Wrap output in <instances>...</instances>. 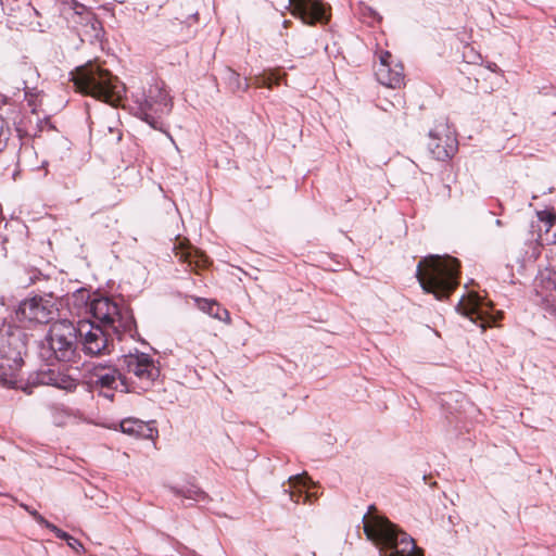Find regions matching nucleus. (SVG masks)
Here are the masks:
<instances>
[{
	"label": "nucleus",
	"instance_id": "1",
	"mask_svg": "<svg viewBox=\"0 0 556 556\" xmlns=\"http://www.w3.org/2000/svg\"><path fill=\"white\" fill-rule=\"evenodd\" d=\"M459 263L451 256L430 255L417 265V279L427 293L438 300L447 298L457 286Z\"/></svg>",
	"mask_w": 556,
	"mask_h": 556
},
{
	"label": "nucleus",
	"instance_id": "2",
	"mask_svg": "<svg viewBox=\"0 0 556 556\" xmlns=\"http://www.w3.org/2000/svg\"><path fill=\"white\" fill-rule=\"evenodd\" d=\"M73 81L80 92L111 105H116L125 92L119 79L96 62L77 67Z\"/></svg>",
	"mask_w": 556,
	"mask_h": 556
},
{
	"label": "nucleus",
	"instance_id": "3",
	"mask_svg": "<svg viewBox=\"0 0 556 556\" xmlns=\"http://www.w3.org/2000/svg\"><path fill=\"white\" fill-rule=\"evenodd\" d=\"M92 323L111 329L118 341L135 338L137 327L130 308L109 296L94 295L89 304Z\"/></svg>",
	"mask_w": 556,
	"mask_h": 556
},
{
	"label": "nucleus",
	"instance_id": "4",
	"mask_svg": "<svg viewBox=\"0 0 556 556\" xmlns=\"http://www.w3.org/2000/svg\"><path fill=\"white\" fill-rule=\"evenodd\" d=\"M25 333L18 327L3 325L0 328V383L15 387L23 366Z\"/></svg>",
	"mask_w": 556,
	"mask_h": 556
},
{
	"label": "nucleus",
	"instance_id": "5",
	"mask_svg": "<svg viewBox=\"0 0 556 556\" xmlns=\"http://www.w3.org/2000/svg\"><path fill=\"white\" fill-rule=\"evenodd\" d=\"M136 115L153 129H162V117L172 111V101L164 85L155 83L132 94Z\"/></svg>",
	"mask_w": 556,
	"mask_h": 556
},
{
	"label": "nucleus",
	"instance_id": "6",
	"mask_svg": "<svg viewBox=\"0 0 556 556\" xmlns=\"http://www.w3.org/2000/svg\"><path fill=\"white\" fill-rule=\"evenodd\" d=\"M121 368L128 378V383L134 389L136 384L141 390H148L160 376V369L154 359L146 353L138 352L124 355L121 359Z\"/></svg>",
	"mask_w": 556,
	"mask_h": 556
},
{
	"label": "nucleus",
	"instance_id": "7",
	"mask_svg": "<svg viewBox=\"0 0 556 556\" xmlns=\"http://www.w3.org/2000/svg\"><path fill=\"white\" fill-rule=\"evenodd\" d=\"M78 330L67 319L51 324L47 340L54 357L60 362H71L76 356Z\"/></svg>",
	"mask_w": 556,
	"mask_h": 556
},
{
	"label": "nucleus",
	"instance_id": "8",
	"mask_svg": "<svg viewBox=\"0 0 556 556\" xmlns=\"http://www.w3.org/2000/svg\"><path fill=\"white\" fill-rule=\"evenodd\" d=\"M77 330L86 355L104 356L113 352L116 337L111 329L84 319L78 321Z\"/></svg>",
	"mask_w": 556,
	"mask_h": 556
},
{
	"label": "nucleus",
	"instance_id": "9",
	"mask_svg": "<svg viewBox=\"0 0 556 556\" xmlns=\"http://www.w3.org/2000/svg\"><path fill=\"white\" fill-rule=\"evenodd\" d=\"M58 315V307L52 295H34L18 304L15 317L21 323L49 324Z\"/></svg>",
	"mask_w": 556,
	"mask_h": 556
},
{
	"label": "nucleus",
	"instance_id": "10",
	"mask_svg": "<svg viewBox=\"0 0 556 556\" xmlns=\"http://www.w3.org/2000/svg\"><path fill=\"white\" fill-rule=\"evenodd\" d=\"M90 383L94 389L99 390L100 395L110 401L114 399V391H131L128 378L119 369L102 364L93 368Z\"/></svg>",
	"mask_w": 556,
	"mask_h": 556
},
{
	"label": "nucleus",
	"instance_id": "11",
	"mask_svg": "<svg viewBox=\"0 0 556 556\" xmlns=\"http://www.w3.org/2000/svg\"><path fill=\"white\" fill-rule=\"evenodd\" d=\"M492 305L478 294L470 293L458 304L459 312L467 316L472 323H480V327L484 330L492 326L497 319L502 318V313L491 312Z\"/></svg>",
	"mask_w": 556,
	"mask_h": 556
},
{
	"label": "nucleus",
	"instance_id": "12",
	"mask_svg": "<svg viewBox=\"0 0 556 556\" xmlns=\"http://www.w3.org/2000/svg\"><path fill=\"white\" fill-rule=\"evenodd\" d=\"M457 147L456 136L446 123H439L430 130L428 149L435 160L451 159L456 153Z\"/></svg>",
	"mask_w": 556,
	"mask_h": 556
},
{
	"label": "nucleus",
	"instance_id": "13",
	"mask_svg": "<svg viewBox=\"0 0 556 556\" xmlns=\"http://www.w3.org/2000/svg\"><path fill=\"white\" fill-rule=\"evenodd\" d=\"M376 55L378 58L375 70L377 80L388 88H401L404 84L403 65L389 51H379Z\"/></svg>",
	"mask_w": 556,
	"mask_h": 556
},
{
	"label": "nucleus",
	"instance_id": "14",
	"mask_svg": "<svg viewBox=\"0 0 556 556\" xmlns=\"http://www.w3.org/2000/svg\"><path fill=\"white\" fill-rule=\"evenodd\" d=\"M28 381L33 386H51L66 392H74L77 389L78 380L55 368H41L31 374Z\"/></svg>",
	"mask_w": 556,
	"mask_h": 556
},
{
	"label": "nucleus",
	"instance_id": "15",
	"mask_svg": "<svg viewBox=\"0 0 556 556\" xmlns=\"http://www.w3.org/2000/svg\"><path fill=\"white\" fill-rule=\"evenodd\" d=\"M291 12L303 23L313 25L326 21V10L318 0H289Z\"/></svg>",
	"mask_w": 556,
	"mask_h": 556
},
{
	"label": "nucleus",
	"instance_id": "16",
	"mask_svg": "<svg viewBox=\"0 0 556 556\" xmlns=\"http://www.w3.org/2000/svg\"><path fill=\"white\" fill-rule=\"evenodd\" d=\"M73 9L80 10L83 18L86 20L84 26L79 29L80 36L86 37L88 40H100L103 35L101 22L97 18L96 14L86 5L79 2H71Z\"/></svg>",
	"mask_w": 556,
	"mask_h": 556
},
{
	"label": "nucleus",
	"instance_id": "17",
	"mask_svg": "<svg viewBox=\"0 0 556 556\" xmlns=\"http://www.w3.org/2000/svg\"><path fill=\"white\" fill-rule=\"evenodd\" d=\"M154 421H142L136 418H125L121 421V430L123 433L139 438V439H154L157 430L153 426Z\"/></svg>",
	"mask_w": 556,
	"mask_h": 556
},
{
	"label": "nucleus",
	"instance_id": "18",
	"mask_svg": "<svg viewBox=\"0 0 556 556\" xmlns=\"http://www.w3.org/2000/svg\"><path fill=\"white\" fill-rule=\"evenodd\" d=\"M290 486L296 489L298 491H289L291 501L298 503L300 496H302L301 488L305 489V502H312V498H317V493L309 492V485L313 484V481L306 475H296L289 478Z\"/></svg>",
	"mask_w": 556,
	"mask_h": 556
},
{
	"label": "nucleus",
	"instance_id": "19",
	"mask_svg": "<svg viewBox=\"0 0 556 556\" xmlns=\"http://www.w3.org/2000/svg\"><path fill=\"white\" fill-rule=\"evenodd\" d=\"M198 307L212 316L215 319L222 321L229 320V313L226 308L222 307L217 302L207 299H197Z\"/></svg>",
	"mask_w": 556,
	"mask_h": 556
},
{
	"label": "nucleus",
	"instance_id": "20",
	"mask_svg": "<svg viewBox=\"0 0 556 556\" xmlns=\"http://www.w3.org/2000/svg\"><path fill=\"white\" fill-rule=\"evenodd\" d=\"M168 489L176 496L193 500L195 502H202L207 497L206 493L194 484L184 486L169 485Z\"/></svg>",
	"mask_w": 556,
	"mask_h": 556
},
{
	"label": "nucleus",
	"instance_id": "21",
	"mask_svg": "<svg viewBox=\"0 0 556 556\" xmlns=\"http://www.w3.org/2000/svg\"><path fill=\"white\" fill-rule=\"evenodd\" d=\"M71 2H77L76 0H64L62 2V9L61 12L64 15V17L67 20L68 23H71L75 28L80 29L84 24L86 23V20L83 18V14H80V10L73 9L74 5L71 4Z\"/></svg>",
	"mask_w": 556,
	"mask_h": 556
},
{
	"label": "nucleus",
	"instance_id": "22",
	"mask_svg": "<svg viewBox=\"0 0 556 556\" xmlns=\"http://www.w3.org/2000/svg\"><path fill=\"white\" fill-rule=\"evenodd\" d=\"M175 255L182 262L192 264H199L200 257L203 255L194 248L190 245H185L182 241H179L178 244L174 245Z\"/></svg>",
	"mask_w": 556,
	"mask_h": 556
},
{
	"label": "nucleus",
	"instance_id": "23",
	"mask_svg": "<svg viewBox=\"0 0 556 556\" xmlns=\"http://www.w3.org/2000/svg\"><path fill=\"white\" fill-rule=\"evenodd\" d=\"M225 79L227 80V84L229 88L232 91L242 90L247 91L249 88V84L244 81V84L241 83L240 75L231 70L230 67H226L224 71Z\"/></svg>",
	"mask_w": 556,
	"mask_h": 556
},
{
	"label": "nucleus",
	"instance_id": "24",
	"mask_svg": "<svg viewBox=\"0 0 556 556\" xmlns=\"http://www.w3.org/2000/svg\"><path fill=\"white\" fill-rule=\"evenodd\" d=\"M35 516H36V522L38 525L49 529L50 531H52L56 538L64 540L66 543H67V541L71 540V538H72L71 534H68L67 532L61 530L60 528H58L56 526H54L53 523L48 521L42 515L35 514Z\"/></svg>",
	"mask_w": 556,
	"mask_h": 556
},
{
	"label": "nucleus",
	"instance_id": "25",
	"mask_svg": "<svg viewBox=\"0 0 556 556\" xmlns=\"http://www.w3.org/2000/svg\"><path fill=\"white\" fill-rule=\"evenodd\" d=\"M279 78L280 77L274 72H264L262 74L255 75L254 85L257 88H270L274 84H278Z\"/></svg>",
	"mask_w": 556,
	"mask_h": 556
},
{
	"label": "nucleus",
	"instance_id": "26",
	"mask_svg": "<svg viewBox=\"0 0 556 556\" xmlns=\"http://www.w3.org/2000/svg\"><path fill=\"white\" fill-rule=\"evenodd\" d=\"M538 218L539 222L542 224V226H540V230L544 228V231L548 232L555 222L554 215L547 211H541L538 212Z\"/></svg>",
	"mask_w": 556,
	"mask_h": 556
},
{
	"label": "nucleus",
	"instance_id": "27",
	"mask_svg": "<svg viewBox=\"0 0 556 556\" xmlns=\"http://www.w3.org/2000/svg\"><path fill=\"white\" fill-rule=\"evenodd\" d=\"M24 275H25V277L20 276L18 282L25 287H28L36 282V280L39 278L41 273L36 268H31L29 270H25Z\"/></svg>",
	"mask_w": 556,
	"mask_h": 556
},
{
	"label": "nucleus",
	"instance_id": "28",
	"mask_svg": "<svg viewBox=\"0 0 556 556\" xmlns=\"http://www.w3.org/2000/svg\"><path fill=\"white\" fill-rule=\"evenodd\" d=\"M67 545L73 548L74 551H76L77 553H81L85 551L84 548V545L81 544V542L79 540H77L76 538L72 536L70 541H67Z\"/></svg>",
	"mask_w": 556,
	"mask_h": 556
},
{
	"label": "nucleus",
	"instance_id": "29",
	"mask_svg": "<svg viewBox=\"0 0 556 556\" xmlns=\"http://www.w3.org/2000/svg\"><path fill=\"white\" fill-rule=\"evenodd\" d=\"M20 506L23 509H25L36 520L35 514H39L36 509H33L31 507H29L28 505H26L24 503H21Z\"/></svg>",
	"mask_w": 556,
	"mask_h": 556
},
{
	"label": "nucleus",
	"instance_id": "30",
	"mask_svg": "<svg viewBox=\"0 0 556 556\" xmlns=\"http://www.w3.org/2000/svg\"><path fill=\"white\" fill-rule=\"evenodd\" d=\"M488 68L492 72H496L497 65L495 63H489Z\"/></svg>",
	"mask_w": 556,
	"mask_h": 556
},
{
	"label": "nucleus",
	"instance_id": "31",
	"mask_svg": "<svg viewBox=\"0 0 556 556\" xmlns=\"http://www.w3.org/2000/svg\"><path fill=\"white\" fill-rule=\"evenodd\" d=\"M3 127H4V121L2 119V117L0 116V138L2 137L3 135Z\"/></svg>",
	"mask_w": 556,
	"mask_h": 556
},
{
	"label": "nucleus",
	"instance_id": "32",
	"mask_svg": "<svg viewBox=\"0 0 556 556\" xmlns=\"http://www.w3.org/2000/svg\"><path fill=\"white\" fill-rule=\"evenodd\" d=\"M495 224H496V226H502V220L501 219H496Z\"/></svg>",
	"mask_w": 556,
	"mask_h": 556
}]
</instances>
